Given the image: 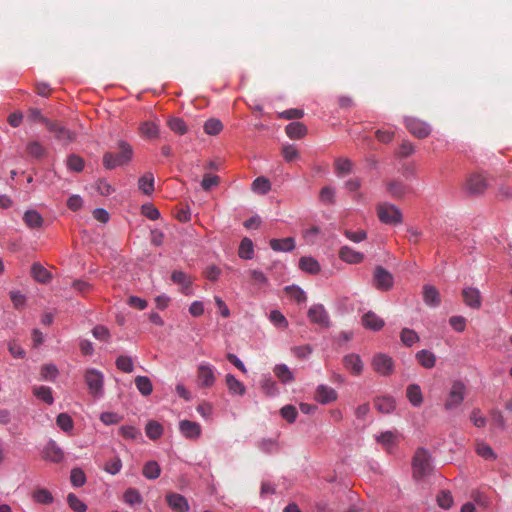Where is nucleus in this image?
I'll use <instances>...</instances> for the list:
<instances>
[{"instance_id": "nucleus-1", "label": "nucleus", "mask_w": 512, "mask_h": 512, "mask_svg": "<svg viewBox=\"0 0 512 512\" xmlns=\"http://www.w3.org/2000/svg\"><path fill=\"white\" fill-rule=\"evenodd\" d=\"M117 152H105L103 155V165L106 169L112 170L120 166L128 164L133 157L132 146L124 141L117 142Z\"/></svg>"}, {"instance_id": "nucleus-2", "label": "nucleus", "mask_w": 512, "mask_h": 512, "mask_svg": "<svg viewBox=\"0 0 512 512\" xmlns=\"http://www.w3.org/2000/svg\"><path fill=\"white\" fill-rule=\"evenodd\" d=\"M413 476L415 479H423L432 472L431 456L424 448H418L412 461Z\"/></svg>"}, {"instance_id": "nucleus-3", "label": "nucleus", "mask_w": 512, "mask_h": 512, "mask_svg": "<svg viewBox=\"0 0 512 512\" xmlns=\"http://www.w3.org/2000/svg\"><path fill=\"white\" fill-rule=\"evenodd\" d=\"M377 215L382 223L388 225H398L403 221L401 210L397 206L387 202L377 205Z\"/></svg>"}, {"instance_id": "nucleus-4", "label": "nucleus", "mask_w": 512, "mask_h": 512, "mask_svg": "<svg viewBox=\"0 0 512 512\" xmlns=\"http://www.w3.org/2000/svg\"><path fill=\"white\" fill-rule=\"evenodd\" d=\"M84 380L92 396L99 397L103 394L104 375L102 372L89 368L84 373Z\"/></svg>"}, {"instance_id": "nucleus-5", "label": "nucleus", "mask_w": 512, "mask_h": 512, "mask_svg": "<svg viewBox=\"0 0 512 512\" xmlns=\"http://www.w3.org/2000/svg\"><path fill=\"white\" fill-rule=\"evenodd\" d=\"M466 387L461 381H455L452 384L444 407L446 410H454L459 407L465 398Z\"/></svg>"}, {"instance_id": "nucleus-6", "label": "nucleus", "mask_w": 512, "mask_h": 512, "mask_svg": "<svg viewBox=\"0 0 512 512\" xmlns=\"http://www.w3.org/2000/svg\"><path fill=\"white\" fill-rule=\"evenodd\" d=\"M372 284L378 290L389 291L394 285V277L382 266H376L373 272Z\"/></svg>"}, {"instance_id": "nucleus-7", "label": "nucleus", "mask_w": 512, "mask_h": 512, "mask_svg": "<svg viewBox=\"0 0 512 512\" xmlns=\"http://www.w3.org/2000/svg\"><path fill=\"white\" fill-rule=\"evenodd\" d=\"M197 379L200 387H212L216 381L215 368L209 363H200L197 368Z\"/></svg>"}, {"instance_id": "nucleus-8", "label": "nucleus", "mask_w": 512, "mask_h": 512, "mask_svg": "<svg viewBox=\"0 0 512 512\" xmlns=\"http://www.w3.org/2000/svg\"><path fill=\"white\" fill-rule=\"evenodd\" d=\"M404 123H405V126L408 129V131L413 136H415L419 139L426 138L431 133L430 125L422 120L417 119V118H412V117L406 118Z\"/></svg>"}, {"instance_id": "nucleus-9", "label": "nucleus", "mask_w": 512, "mask_h": 512, "mask_svg": "<svg viewBox=\"0 0 512 512\" xmlns=\"http://www.w3.org/2000/svg\"><path fill=\"white\" fill-rule=\"evenodd\" d=\"M47 130L54 135L55 139H57L64 145L70 144L76 138L74 132L65 128L58 122H47Z\"/></svg>"}, {"instance_id": "nucleus-10", "label": "nucleus", "mask_w": 512, "mask_h": 512, "mask_svg": "<svg viewBox=\"0 0 512 512\" xmlns=\"http://www.w3.org/2000/svg\"><path fill=\"white\" fill-rule=\"evenodd\" d=\"M374 371L382 376H389L394 370L392 358L386 354H377L372 359Z\"/></svg>"}, {"instance_id": "nucleus-11", "label": "nucleus", "mask_w": 512, "mask_h": 512, "mask_svg": "<svg viewBox=\"0 0 512 512\" xmlns=\"http://www.w3.org/2000/svg\"><path fill=\"white\" fill-rule=\"evenodd\" d=\"M308 318L310 322L319 325L322 328H328L330 326V319L324 306L321 304H315L308 310Z\"/></svg>"}, {"instance_id": "nucleus-12", "label": "nucleus", "mask_w": 512, "mask_h": 512, "mask_svg": "<svg viewBox=\"0 0 512 512\" xmlns=\"http://www.w3.org/2000/svg\"><path fill=\"white\" fill-rule=\"evenodd\" d=\"M465 189L472 195H480L487 189V181L480 174H472L466 180Z\"/></svg>"}, {"instance_id": "nucleus-13", "label": "nucleus", "mask_w": 512, "mask_h": 512, "mask_svg": "<svg viewBox=\"0 0 512 512\" xmlns=\"http://www.w3.org/2000/svg\"><path fill=\"white\" fill-rule=\"evenodd\" d=\"M179 430L181 434L191 440H196L201 436V425L190 420H181L179 422Z\"/></svg>"}, {"instance_id": "nucleus-14", "label": "nucleus", "mask_w": 512, "mask_h": 512, "mask_svg": "<svg viewBox=\"0 0 512 512\" xmlns=\"http://www.w3.org/2000/svg\"><path fill=\"white\" fill-rule=\"evenodd\" d=\"M43 459L59 463L64 459V453L62 449L56 444L55 441L50 440L43 450Z\"/></svg>"}, {"instance_id": "nucleus-15", "label": "nucleus", "mask_w": 512, "mask_h": 512, "mask_svg": "<svg viewBox=\"0 0 512 512\" xmlns=\"http://www.w3.org/2000/svg\"><path fill=\"white\" fill-rule=\"evenodd\" d=\"M464 303L472 308L479 309L481 307V295L477 288L466 287L462 291Z\"/></svg>"}, {"instance_id": "nucleus-16", "label": "nucleus", "mask_w": 512, "mask_h": 512, "mask_svg": "<svg viewBox=\"0 0 512 512\" xmlns=\"http://www.w3.org/2000/svg\"><path fill=\"white\" fill-rule=\"evenodd\" d=\"M166 501L171 509L176 512H186L189 510V504L187 499L178 493H168L166 495Z\"/></svg>"}, {"instance_id": "nucleus-17", "label": "nucleus", "mask_w": 512, "mask_h": 512, "mask_svg": "<svg viewBox=\"0 0 512 512\" xmlns=\"http://www.w3.org/2000/svg\"><path fill=\"white\" fill-rule=\"evenodd\" d=\"M344 367L354 375H360L363 371V362L358 354H347L343 358Z\"/></svg>"}, {"instance_id": "nucleus-18", "label": "nucleus", "mask_w": 512, "mask_h": 512, "mask_svg": "<svg viewBox=\"0 0 512 512\" xmlns=\"http://www.w3.org/2000/svg\"><path fill=\"white\" fill-rule=\"evenodd\" d=\"M315 399L321 404H328L337 399V392L326 385H319L316 390Z\"/></svg>"}, {"instance_id": "nucleus-19", "label": "nucleus", "mask_w": 512, "mask_h": 512, "mask_svg": "<svg viewBox=\"0 0 512 512\" xmlns=\"http://www.w3.org/2000/svg\"><path fill=\"white\" fill-rule=\"evenodd\" d=\"M339 257L342 261L349 264H358L364 260V255L350 248L349 246H342L339 250Z\"/></svg>"}, {"instance_id": "nucleus-20", "label": "nucleus", "mask_w": 512, "mask_h": 512, "mask_svg": "<svg viewBox=\"0 0 512 512\" xmlns=\"http://www.w3.org/2000/svg\"><path fill=\"white\" fill-rule=\"evenodd\" d=\"M398 434L393 431H386L376 437L377 443L381 444L384 449L391 453L397 445Z\"/></svg>"}, {"instance_id": "nucleus-21", "label": "nucleus", "mask_w": 512, "mask_h": 512, "mask_svg": "<svg viewBox=\"0 0 512 512\" xmlns=\"http://www.w3.org/2000/svg\"><path fill=\"white\" fill-rule=\"evenodd\" d=\"M362 324L367 329L378 331L383 328L385 322L374 312L369 311L363 315Z\"/></svg>"}, {"instance_id": "nucleus-22", "label": "nucleus", "mask_w": 512, "mask_h": 512, "mask_svg": "<svg viewBox=\"0 0 512 512\" xmlns=\"http://www.w3.org/2000/svg\"><path fill=\"white\" fill-rule=\"evenodd\" d=\"M374 406L379 412L389 414L395 410L396 402L391 396H382L374 400Z\"/></svg>"}, {"instance_id": "nucleus-23", "label": "nucleus", "mask_w": 512, "mask_h": 512, "mask_svg": "<svg viewBox=\"0 0 512 512\" xmlns=\"http://www.w3.org/2000/svg\"><path fill=\"white\" fill-rule=\"evenodd\" d=\"M406 397L414 407H419L423 403V394L418 384H410L407 386Z\"/></svg>"}, {"instance_id": "nucleus-24", "label": "nucleus", "mask_w": 512, "mask_h": 512, "mask_svg": "<svg viewBox=\"0 0 512 512\" xmlns=\"http://www.w3.org/2000/svg\"><path fill=\"white\" fill-rule=\"evenodd\" d=\"M387 191L396 199L403 198L409 191V187L401 181L392 180L386 185Z\"/></svg>"}, {"instance_id": "nucleus-25", "label": "nucleus", "mask_w": 512, "mask_h": 512, "mask_svg": "<svg viewBox=\"0 0 512 512\" xmlns=\"http://www.w3.org/2000/svg\"><path fill=\"white\" fill-rule=\"evenodd\" d=\"M423 299L425 304L431 307H437L441 302L438 290L432 285L423 287Z\"/></svg>"}, {"instance_id": "nucleus-26", "label": "nucleus", "mask_w": 512, "mask_h": 512, "mask_svg": "<svg viewBox=\"0 0 512 512\" xmlns=\"http://www.w3.org/2000/svg\"><path fill=\"white\" fill-rule=\"evenodd\" d=\"M270 247L274 251L289 252L295 248V240L292 237H287L283 239H271Z\"/></svg>"}, {"instance_id": "nucleus-27", "label": "nucleus", "mask_w": 512, "mask_h": 512, "mask_svg": "<svg viewBox=\"0 0 512 512\" xmlns=\"http://www.w3.org/2000/svg\"><path fill=\"white\" fill-rule=\"evenodd\" d=\"M286 134L291 139H300L307 134V127L301 122H292L285 128Z\"/></svg>"}, {"instance_id": "nucleus-28", "label": "nucleus", "mask_w": 512, "mask_h": 512, "mask_svg": "<svg viewBox=\"0 0 512 512\" xmlns=\"http://www.w3.org/2000/svg\"><path fill=\"white\" fill-rule=\"evenodd\" d=\"M171 280L182 286V293L185 295L190 294V285L192 280L186 273L182 271H174L171 275Z\"/></svg>"}, {"instance_id": "nucleus-29", "label": "nucleus", "mask_w": 512, "mask_h": 512, "mask_svg": "<svg viewBox=\"0 0 512 512\" xmlns=\"http://www.w3.org/2000/svg\"><path fill=\"white\" fill-rule=\"evenodd\" d=\"M416 359L418 363L424 368H433L436 364L435 355L429 350H420L416 353Z\"/></svg>"}, {"instance_id": "nucleus-30", "label": "nucleus", "mask_w": 512, "mask_h": 512, "mask_svg": "<svg viewBox=\"0 0 512 512\" xmlns=\"http://www.w3.org/2000/svg\"><path fill=\"white\" fill-rule=\"evenodd\" d=\"M139 131L142 136L154 139L159 136V125L154 121H146L140 125Z\"/></svg>"}, {"instance_id": "nucleus-31", "label": "nucleus", "mask_w": 512, "mask_h": 512, "mask_svg": "<svg viewBox=\"0 0 512 512\" xmlns=\"http://www.w3.org/2000/svg\"><path fill=\"white\" fill-rule=\"evenodd\" d=\"M299 267L301 270L310 273L317 274L320 271V264L312 257L303 256L299 260Z\"/></svg>"}, {"instance_id": "nucleus-32", "label": "nucleus", "mask_w": 512, "mask_h": 512, "mask_svg": "<svg viewBox=\"0 0 512 512\" xmlns=\"http://www.w3.org/2000/svg\"><path fill=\"white\" fill-rule=\"evenodd\" d=\"M26 151L30 157L35 159H42L47 155L46 148L38 141L29 142Z\"/></svg>"}, {"instance_id": "nucleus-33", "label": "nucleus", "mask_w": 512, "mask_h": 512, "mask_svg": "<svg viewBox=\"0 0 512 512\" xmlns=\"http://www.w3.org/2000/svg\"><path fill=\"white\" fill-rule=\"evenodd\" d=\"M23 220L30 228H40L43 224L42 216L35 210L26 211Z\"/></svg>"}, {"instance_id": "nucleus-34", "label": "nucleus", "mask_w": 512, "mask_h": 512, "mask_svg": "<svg viewBox=\"0 0 512 512\" xmlns=\"http://www.w3.org/2000/svg\"><path fill=\"white\" fill-rule=\"evenodd\" d=\"M273 372L282 383H288L294 380L293 373L285 364H277L273 368Z\"/></svg>"}, {"instance_id": "nucleus-35", "label": "nucleus", "mask_w": 512, "mask_h": 512, "mask_svg": "<svg viewBox=\"0 0 512 512\" xmlns=\"http://www.w3.org/2000/svg\"><path fill=\"white\" fill-rule=\"evenodd\" d=\"M226 385L228 387V390L232 393V394H236V395H244L245 394V386L242 382H240L239 380H237L232 374H227L226 375Z\"/></svg>"}, {"instance_id": "nucleus-36", "label": "nucleus", "mask_w": 512, "mask_h": 512, "mask_svg": "<svg viewBox=\"0 0 512 512\" xmlns=\"http://www.w3.org/2000/svg\"><path fill=\"white\" fill-rule=\"evenodd\" d=\"M31 273L33 278L40 283H47L51 279L49 271L38 263L33 264Z\"/></svg>"}, {"instance_id": "nucleus-37", "label": "nucleus", "mask_w": 512, "mask_h": 512, "mask_svg": "<svg viewBox=\"0 0 512 512\" xmlns=\"http://www.w3.org/2000/svg\"><path fill=\"white\" fill-rule=\"evenodd\" d=\"M135 385H136L138 391L143 396H148L153 391L152 382L147 376H137L135 378Z\"/></svg>"}, {"instance_id": "nucleus-38", "label": "nucleus", "mask_w": 512, "mask_h": 512, "mask_svg": "<svg viewBox=\"0 0 512 512\" xmlns=\"http://www.w3.org/2000/svg\"><path fill=\"white\" fill-rule=\"evenodd\" d=\"M146 435L151 440L159 439L163 434V427L157 421H149L145 427Z\"/></svg>"}, {"instance_id": "nucleus-39", "label": "nucleus", "mask_w": 512, "mask_h": 512, "mask_svg": "<svg viewBox=\"0 0 512 512\" xmlns=\"http://www.w3.org/2000/svg\"><path fill=\"white\" fill-rule=\"evenodd\" d=\"M251 188L254 192L265 195L270 191L271 184L267 178L260 176L252 182Z\"/></svg>"}, {"instance_id": "nucleus-40", "label": "nucleus", "mask_w": 512, "mask_h": 512, "mask_svg": "<svg viewBox=\"0 0 512 512\" xmlns=\"http://www.w3.org/2000/svg\"><path fill=\"white\" fill-rule=\"evenodd\" d=\"M139 189L146 195H150L154 191V177L151 173H147L138 180Z\"/></svg>"}, {"instance_id": "nucleus-41", "label": "nucleus", "mask_w": 512, "mask_h": 512, "mask_svg": "<svg viewBox=\"0 0 512 512\" xmlns=\"http://www.w3.org/2000/svg\"><path fill=\"white\" fill-rule=\"evenodd\" d=\"M147 479H157L161 474V468L156 461H148L142 471Z\"/></svg>"}, {"instance_id": "nucleus-42", "label": "nucleus", "mask_w": 512, "mask_h": 512, "mask_svg": "<svg viewBox=\"0 0 512 512\" xmlns=\"http://www.w3.org/2000/svg\"><path fill=\"white\" fill-rule=\"evenodd\" d=\"M253 253V242L249 238L242 239L238 250L239 257L242 259H251Z\"/></svg>"}, {"instance_id": "nucleus-43", "label": "nucleus", "mask_w": 512, "mask_h": 512, "mask_svg": "<svg viewBox=\"0 0 512 512\" xmlns=\"http://www.w3.org/2000/svg\"><path fill=\"white\" fill-rule=\"evenodd\" d=\"M33 394L38 398L44 401L45 403L51 405L54 401L52 396V390L46 386H38L33 388Z\"/></svg>"}, {"instance_id": "nucleus-44", "label": "nucleus", "mask_w": 512, "mask_h": 512, "mask_svg": "<svg viewBox=\"0 0 512 512\" xmlns=\"http://www.w3.org/2000/svg\"><path fill=\"white\" fill-rule=\"evenodd\" d=\"M400 338L402 343L408 347H411L412 345L419 341L418 334L414 330L409 328L402 329Z\"/></svg>"}, {"instance_id": "nucleus-45", "label": "nucleus", "mask_w": 512, "mask_h": 512, "mask_svg": "<svg viewBox=\"0 0 512 512\" xmlns=\"http://www.w3.org/2000/svg\"><path fill=\"white\" fill-rule=\"evenodd\" d=\"M32 497L35 502L41 504H50L53 501L52 494L47 489L43 488L36 489Z\"/></svg>"}, {"instance_id": "nucleus-46", "label": "nucleus", "mask_w": 512, "mask_h": 512, "mask_svg": "<svg viewBox=\"0 0 512 512\" xmlns=\"http://www.w3.org/2000/svg\"><path fill=\"white\" fill-rule=\"evenodd\" d=\"M476 453L484 458L485 460H495L496 454L494 453L493 449L484 442H479L476 445Z\"/></svg>"}, {"instance_id": "nucleus-47", "label": "nucleus", "mask_w": 512, "mask_h": 512, "mask_svg": "<svg viewBox=\"0 0 512 512\" xmlns=\"http://www.w3.org/2000/svg\"><path fill=\"white\" fill-rule=\"evenodd\" d=\"M223 129V125L220 120L211 118L208 119L204 124V131L208 135H217Z\"/></svg>"}, {"instance_id": "nucleus-48", "label": "nucleus", "mask_w": 512, "mask_h": 512, "mask_svg": "<svg viewBox=\"0 0 512 512\" xmlns=\"http://www.w3.org/2000/svg\"><path fill=\"white\" fill-rule=\"evenodd\" d=\"M119 434L127 440H136L142 436L141 431L134 426H121Z\"/></svg>"}, {"instance_id": "nucleus-49", "label": "nucleus", "mask_w": 512, "mask_h": 512, "mask_svg": "<svg viewBox=\"0 0 512 512\" xmlns=\"http://www.w3.org/2000/svg\"><path fill=\"white\" fill-rule=\"evenodd\" d=\"M168 126L173 132H175L179 135H183L187 132L186 123L184 122L183 119L178 118V117H173V118L169 119Z\"/></svg>"}, {"instance_id": "nucleus-50", "label": "nucleus", "mask_w": 512, "mask_h": 512, "mask_svg": "<svg viewBox=\"0 0 512 512\" xmlns=\"http://www.w3.org/2000/svg\"><path fill=\"white\" fill-rule=\"evenodd\" d=\"M352 165V162L347 158H338L334 163L336 172L342 176L348 174L351 171Z\"/></svg>"}, {"instance_id": "nucleus-51", "label": "nucleus", "mask_w": 512, "mask_h": 512, "mask_svg": "<svg viewBox=\"0 0 512 512\" xmlns=\"http://www.w3.org/2000/svg\"><path fill=\"white\" fill-rule=\"evenodd\" d=\"M116 367L125 372V373H131L133 372V369H134V365H133V361H132V358L129 357V356H119L117 359H116Z\"/></svg>"}, {"instance_id": "nucleus-52", "label": "nucleus", "mask_w": 512, "mask_h": 512, "mask_svg": "<svg viewBox=\"0 0 512 512\" xmlns=\"http://www.w3.org/2000/svg\"><path fill=\"white\" fill-rule=\"evenodd\" d=\"M67 502L72 510L75 512H85L87 509L84 504L75 494L69 493L67 496Z\"/></svg>"}, {"instance_id": "nucleus-53", "label": "nucleus", "mask_w": 512, "mask_h": 512, "mask_svg": "<svg viewBox=\"0 0 512 512\" xmlns=\"http://www.w3.org/2000/svg\"><path fill=\"white\" fill-rule=\"evenodd\" d=\"M70 480L73 486L81 487L86 482L85 473L80 468H74L71 470Z\"/></svg>"}, {"instance_id": "nucleus-54", "label": "nucleus", "mask_w": 512, "mask_h": 512, "mask_svg": "<svg viewBox=\"0 0 512 512\" xmlns=\"http://www.w3.org/2000/svg\"><path fill=\"white\" fill-rule=\"evenodd\" d=\"M40 374L42 379L53 381L58 375V369L53 364H45L41 367Z\"/></svg>"}, {"instance_id": "nucleus-55", "label": "nucleus", "mask_w": 512, "mask_h": 512, "mask_svg": "<svg viewBox=\"0 0 512 512\" xmlns=\"http://www.w3.org/2000/svg\"><path fill=\"white\" fill-rule=\"evenodd\" d=\"M67 166L70 170L81 172L84 168V160L75 154H72L67 159Z\"/></svg>"}, {"instance_id": "nucleus-56", "label": "nucleus", "mask_w": 512, "mask_h": 512, "mask_svg": "<svg viewBox=\"0 0 512 512\" xmlns=\"http://www.w3.org/2000/svg\"><path fill=\"white\" fill-rule=\"evenodd\" d=\"M122 468V461L119 457L108 460L104 466V470L112 475H116Z\"/></svg>"}, {"instance_id": "nucleus-57", "label": "nucleus", "mask_w": 512, "mask_h": 512, "mask_svg": "<svg viewBox=\"0 0 512 512\" xmlns=\"http://www.w3.org/2000/svg\"><path fill=\"white\" fill-rule=\"evenodd\" d=\"M56 423L65 432H68L73 428V420L66 413H60L57 416Z\"/></svg>"}, {"instance_id": "nucleus-58", "label": "nucleus", "mask_w": 512, "mask_h": 512, "mask_svg": "<svg viewBox=\"0 0 512 512\" xmlns=\"http://www.w3.org/2000/svg\"><path fill=\"white\" fill-rule=\"evenodd\" d=\"M286 291L289 294V296L297 303L305 302L307 299L305 292L299 287H286Z\"/></svg>"}, {"instance_id": "nucleus-59", "label": "nucleus", "mask_w": 512, "mask_h": 512, "mask_svg": "<svg viewBox=\"0 0 512 512\" xmlns=\"http://www.w3.org/2000/svg\"><path fill=\"white\" fill-rule=\"evenodd\" d=\"M281 416L288 421L289 423H293L297 417V409L293 405H286L280 410Z\"/></svg>"}, {"instance_id": "nucleus-60", "label": "nucleus", "mask_w": 512, "mask_h": 512, "mask_svg": "<svg viewBox=\"0 0 512 512\" xmlns=\"http://www.w3.org/2000/svg\"><path fill=\"white\" fill-rule=\"evenodd\" d=\"M437 502L440 507L444 509H449L453 504V498L451 496V493L449 491H441L437 495Z\"/></svg>"}, {"instance_id": "nucleus-61", "label": "nucleus", "mask_w": 512, "mask_h": 512, "mask_svg": "<svg viewBox=\"0 0 512 512\" xmlns=\"http://www.w3.org/2000/svg\"><path fill=\"white\" fill-rule=\"evenodd\" d=\"M270 321L278 326V327H282V328H286L288 326V322L286 320V318L284 317V315L278 311V310H273L270 312Z\"/></svg>"}, {"instance_id": "nucleus-62", "label": "nucleus", "mask_w": 512, "mask_h": 512, "mask_svg": "<svg viewBox=\"0 0 512 512\" xmlns=\"http://www.w3.org/2000/svg\"><path fill=\"white\" fill-rule=\"evenodd\" d=\"M124 501L127 504L133 505L135 503H140L142 501L141 495L134 488H129L124 493Z\"/></svg>"}, {"instance_id": "nucleus-63", "label": "nucleus", "mask_w": 512, "mask_h": 512, "mask_svg": "<svg viewBox=\"0 0 512 512\" xmlns=\"http://www.w3.org/2000/svg\"><path fill=\"white\" fill-rule=\"evenodd\" d=\"M220 178L217 175L205 174L201 182V186L205 191H209L212 187L217 186Z\"/></svg>"}, {"instance_id": "nucleus-64", "label": "nucleus", "mask_w": 512, "mask_h": 512, "mask_svg": "<svg viewBox=\"0 0 512 512\" xmlns=\"http://www.w3.org/2000/svg\"><path fill=\"white\" fill-rule=\"evenodd\" d=\"M141 212L150 220H157L160 216L158 209L152 204H144L141 207Z\"/></svg>"}]
</instances>
